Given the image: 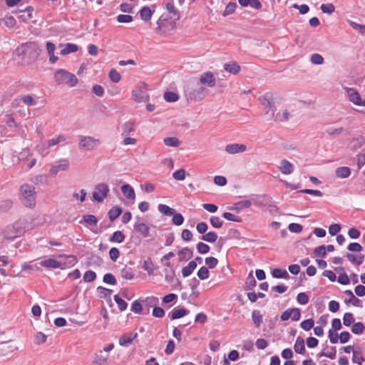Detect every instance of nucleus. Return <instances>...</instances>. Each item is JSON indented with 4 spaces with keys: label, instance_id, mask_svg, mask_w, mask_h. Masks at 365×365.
<instances>
[{
    "label": "nucleus",
    "instance_id": "obj_1",
    "mask_svg": "<svg viewBox=\"0 0 365 365\" xmlns=\"http://www.w3.org/2000/svg\"><path fill=\"white\" fill-rule=\"evenodd\" d=\"M38 54V46L33 41L21 43L14 51V55L19 57L22 62L26 64L34 61Z\"/></svg>",
    "mask_w": 365,
    "mask_h": 365
},
{
    "label": "nucleus",
    "instance_id": "obj_2",
    "mask_svg": "<svg viewBox=\"0 0 365 365\" xmlns=\"http://www.w3.org/2000/svg\"><path fill=\"white\" fill-rule=\"evenodd\" d=\"M31 218H23L8 226L4 230V237L9 240H14L21 236L27 230L33 229Z\"/></svg>",
    "mask_w": 365,
    "mask_h": 365
},
{
    "label": "nucleus",
    "instance_id": "obj_3",
    "mask_svg": "<svg viewBox=\"0 0 365 365\" xmlns=\"http://www.w3.org/2000/svg\"><path fill=\"white\" fill-rule=\"evenodd\" d=\"M208 93L207 88L197 81H190L185 87V97L187 100L195 102L205 98Z\"/></svg>",
    "mask_w": 365,
    "mask_h": 365
},
{
    "label": "nucleus",
    "instance_id": "obj_4",
    "mask_svg": "<svg viewBox=\"0 0 365 365\" xmlns=\"http://www.w3.org/2000/svg\"><path fill=\"white\" fill-rule=\"evenodd\" d=\"M54 80L58 85H67L70 87L75 86L78 82L74 74L64 69H58L54 73Z\"/></svg>",
    "mask_w": 365,
    "mask_h": 365
},
{
    "label": "nucleus",
    "instance_id": "obj_5",
    "mask_svg": "<svg viewBox=\"0 0 365 365\" xmlns=\"http://www.w3.org/2000/svg\"><path fill=\"white\" fill-rule=\"evenodd\" d=\"M21 194L23 198V203L29 207L36 205V192L33 185L24 184L20 187Z\"/></svg>",
    "mask_w": 365,
    "mask_h": 365
},
{
    "label": "nucleus",
    "instance_id": "obj_6",
    "mask_svg": "<svg viewBox=\"0 0 365 365\" xmlns=\"http://www.w3.org/2000/svg\"><path fill=\"white\" fill-rule=\"evenodd\" d=\"M114 349L113 343L104 346L103 349L98 350L93 354V363L96 365H104L110 359V351Z\"/></svg>",
    "mask_w": 365,
    "mask_h": 365
},
{
    "label": "nucleus",
    "instance_id": "obj_7",
    "mask_svg": "<svg viewBox=\"0 0 365 365\" xmlns=\"http://www.w3.org/2000/svg\"><path fill=\"white\" fill-rule=\"evenodd\" d=\"M78 148L86 151L94 150L101 143L99 139L89 135H78Z\"/></svg>",
    "mask_w": 365,
    "mask_h": 365
},
{
    "label": "nucleus",
    "instance_id": "obj_8",
    "mask_svg": "<svg viewBox=\"0 0 365 365\" xmlns=\"http://www.w3.org/2000/svg\"><path fill=\"white\" fill-rule=\"evenodd\" d=\"M70 166V161L67 158H61L55 161L51 166L49 174L51 177L57 176L59 171H66Z\"/></svg>",
    "mask_w": 365,
    "mask_h": 365
},
{
    "label": "nucleus",
    "instance_id": "obj_9",
    "mask_svg": "<svg viewBox=\"0 0 365 365\" xmlns=\"http://www.w3.org/2000/svg\"><path fill=\"white\" fill-rule=\"evenodd\" d=\"M109 192V187L105 183H99L94 187L93 198L98 202H101L107 197Z\"/></svg>",
    "mask_w": 365,
    "mask_h": 365
},
{
    "label": "nucleus",
    "instance_id": "obj_10",
    "mask_svg": "<svg viewBox=\"0 0 365 365\" xmlns=\"http://www.w3.org/2000/svg\"><path fill=\"white\" fill-rule=\"evenodd\" d=\"M145 84L136 88L132 91V98L136 103L146 102L149 100V95L145 90Z\"/></svg>",
    "mask_w": 365,
    "mask_h": 365
},
{
    "label": "nucleus",
    "instance_id": "obj_11",
    "mask_svg": "<svg viewBox=\"0 0 365 365\" xmlns=\"http://www.w3.org/2000/svg\"><path fill=\"white\" fill-rule=\"evenodd\" d=\"M19 346L12 342H5L0 345V357L11 356L14 352L18 351Z\"/></svg>",
    "mask_w": 365,
    "mask_h": 365
},
{
    "label": "nucleus",
    "instance_id": "obj_12",
    "mask_svg": "<svg viewBox=\"0 0 365 365\" xmlns=\"http://www.w3.org/2000/svg\"><path fill=\"white\" fill-rule=\"evenodd\" d=\"M56 257L61 259V260L58 261L60 264H61V267H59L61 269L73 267L78 262L76 257L74 255L59 254Z\"/></svg>",
    "mask_w": 365,
    "mask_h": 365
},
{
    "label": "nucleus",
    "instance_id": "obj_13",
    "mask_svg": "<svg viewBox=\"0 0 365 365\" xmlns=\"http://www.w3.org/2000/svg\"><path fill=\"white\" fill-rule=\"evenodd\" d=\"M197 81L201 85L207 86L210 88L214 87L216 84L215 77L211 71L202 73Z\"/></svg>",
    "mask_w": 365,
    "mask_h": 365
},
{
    "label": "nucleus",
    "instance_id": "obj_14",
    "mask_svg": "<svg viewBox=\"0 0 365 365\" xmlns=\"http://www.w3.org/2000/svg\"><path fill=\"white\" fill-rule=\"evenodd\" d=\"M348 100L355 106H361V96L359 92L353 88L344 87Z\"/></svg>",
    "mask_w": 365,
    "mask_h": 365
},
{
    "label": "nucleus",
    "instance_id": "obj_15",
    "mask_svg": "<svg viewBox=\"0 0 365 365\" xmlns=\"http://www.w3.org/2000/svg\"><path fill=\"white\" fill-rule=\"evenodd\" d=\"M300 317L301 313L299 309L292 308L284 311L280 316V319L282 321H287L291 318L293 321H298Z\"/></svg>",
    "mask_w": 365,
    "mask_h": 365
},
{
    "label": "nucleus",
    "instance_id": "obj_16",
    "mask_svg": "<svg viewBox=\"0 0 365 365\" xmlns=\"http://www.w3.org/2000/svg\"><path fill=\"white\" fill-rule=\"evenodd\" d=\"M252 204L257 205V200L254 198L240 200L233 205L232 210L240 212L242 210L250 207Z\"/></svg>",
    "mask_w": 365,
    "mask_h": 365
},
{
    "label": "nucleus",
    "instance_id": "obj_17",
    "mask_svg": "<svg viewBox=\"0 0 365 365\" xmlns=\"http://www.w3.org/2000/svg\"><path fill=\"white\" fill-rule=\"evenodd\" d=\"M280 172L284 175H290L294 172V166L289 160L282 159L278 166Z\"/></svg>",
    "mask_w": 365,
    "mask_h": 365
},
{
    "label": "nucleus",
    "instance_id": "obj_18",
    "mask_svg": "<svg viewBox=\"0 0 365 365\" xmlns=\"http://www.w3.org/2000/svg\"><path fill=\"white\" fill-rule=\"evenodd\" d=\"M291 113L287 109L284 108L279 110L276 114L274 113V117H272L271 118H273L276 122L283 123L287 121L291 118Z\"/></svg>",
    "mask_w": 365,
    "mask_h": 365
},
{
    "label": "nucleus",
    "instance_id": "obj_19",
    "mask_svg": "<svg viewBox=\"0 0 365 365\" xmlns=\"http://www.w3.org/2000/svg\"><path fill=\"white\" fill-rule=\"evenodd\" d=\"M247 147L244 144L233 143L229 144L225 147V151L230 154H236L239 153L245 152Z\"/></svg>",
    "mask_w": 365,
    "mask_h": 365
},
{
    "label": "nucleus",
    "instance_id": "obj_20",
    "mask_svg": "<svg viewBox=\"0 0 365 365\" xmlns=\"http://www.w3.org/2000/svg\"><path fill=\"white\" fill-rule=\"evenodd\" d=\"M59 46L62 48L60 51V54L62 56L75 53L78 50V46L76 44L72 43H61Z\"/></svg>",
    "mask_w": 365,
    "mask_h": 365
},
{
    "label": "nucleus",
    "instance_id": "obj_21",
    "mask_svg": "<svg viewBox=\"0 0 365 365\" xmlns=\"http://www.w3.org/2000/svg\"><path fill=\"white\" fill-rule=\"evenodd\" d=\"M262 104L266 108H268V110L266 113V115L267 118L269 120L272 117H274V113L276 111L275 106H272L270 101H269L267 96H264L261 100Z\"/></svg>",
    "mask_w": 365,
    "mask_h": 365
},
{
    "label": "nucleus",
    "instance_id": "obj_22",
    "mask_svg": "<svg viewBox=\"0 0 365 365\" xmlns=\"http://www.w3.org/2000/svg\"><path fill=\"white\" fill-rule=\"evenodd\" d=\"M134 230L140 233L142 237H148L150 236V227L144 222H136L134 225Z\"/></svg>",
    "mask_w": 365,
    "mask_h": 365
},
{
    "label": "nucleus",
    "instance_id": "obj_23",
    "mask_svg": "<svg viewBox=\"0 0 365 365\" xmlns=\"http://www.w3.org/2000/svg\"><path fill=\"white\" fill-rule=\"evenodd\" d=\"M137 125L133 120H128L122 125V134L128 136L130 133L135 132Z\"/></svg>",
    "mask_w": 365,
    "mask_h": 365
},
{
    "label": "nucleus",
    "instance_id": "obj_24",
    "mask_svg": "<svg viewBox=\"0 0 365 365\" xmlns=\"http://www.w3.org/2000/svg\"><path fill=\"white\" fill-rule=\"evenodd\" d=\"M40 265L46 268L57 269L61 267L58 260L53 258H47L40 262Z\"/></svg>",
    "mask_w": 365,
    "mask_h": 365
},
{
    "label": "nucleus",
    "instance_id": "obj_25",
    "mask_svg": "<svg viewBox=\"0 0 365 365\" xmlns=\"http://www.w3.org/2000/svg\"><path fill=\"white\" fill-rule=\"evenodd\" d=\"M46 50H47V52H48V54L49 56V61L51 63H55L58 59V58L56 56H55V54H54V52L56 50L55 44L51 41H47L46 42Z\"/></svg>",
    "mask_w": 365,
    "mask_h": 365
},
{
    "label": "nucleus",
    "instance_id": "obj_26",
    "mask_svg": "<svg viewBox=\"0 0 365 365\" xmlns=\"http://www.w3.org/2000/svg\"><path fill=\"white\" fill-rule=\"evenodd\" d=\"M224 69L231 74L236 75L240 71V66L236 61H231L224 65Z\"/></svg>",
    "mask_w": 365,
    "mask_h": 365
},
{
    "label": "nucleus",
    "instance_id": "obj_27",
    "mask_svg": "<svg viewBox=\"0 0 365 365\" xmlns=\"http://www.w3.org/2000/svg\"><path fill=\"white\" fill-rule=\"evenodd\" d=\"M120 190L123 194L128 199L134 200L135 198V192L134 189L128 184H125L121 186Z\"/></svg>",
    "mask_w": 365,
    "mask_h": 365
},
{
    "label": "nucleus",
    "instance_id": "obj_28",
    "mask_svg": "<svg viewBox=\"0 0 365 365\" xmlns=\"http://www.w3.org/2000/svg\"><path fill=\"white\" fill-rule=\"evenodd\" d=\"M34 9L31 6H28L23 11H21V14L18 16L19 21L22 22H28L32 18V11Z\"/></svg>",
    "mask_w": 365,
    "mask_h": 365
},
{
    "label": "nucleus",
    "instance_id": "obj_29",
    "mask_svg": "<svg viewBox=\"0 0 365 365\" xmlns=\"http://www.w3.org/2000/svg\"><path fill=\"white\" fill-rule=\"evenodd\" d=\"M192 257V251L188 248L185 247L178 252V258L179 261H187L190 259Z\"/></svg>",
    "mask_w": 365,
    "mask_h": 365
},
{
    "label": "nucleus",
    "instance_id": "obj_30",
    "mask_svg": "<svg viewBox=\"0 0 365 365\" xmlns=\"http://www.w3.org/2000/svg\"><path fill=\"white\" fill-rule=\"evenodd\" d=\"M335 174L336 177L339 178H347L351 175V170L349 168L346 166L339 167L336 169Z\"/></svg>",
    "mask_w": 365,
    "mask_h": 365
},
{
    "label": "nucleus",
    "instance_id": "obj_31",
    "mask_svg": "<svg viewBox=\"0 0 365 365\" xmlns=\"http://www.w3.org/2000/svg\"><path fill=\"white\" fill-rule=\"evenodd\" d=\"M197 267L195 261H190L188 264L182 269V274L184 277H189Z\"/></svg>",
    "mask_w": 365,
    "mask_h": 365
},
{
    "label": "nucleus",
    "instance_id": "obj_32",
    "mask_svg": "<svg viewBox=\"0 0 365 365\" xmlns=\"http://www.w3.org/2000/svg\"><path fill=\"white\" fill-rule=\"evenodd\" d=\"M294 349L295 352L300 354H304L305 353L304 341L302 337L299 336L297 338L294 345Z\"/></svg>",
    "mask_w": 365,
    "mask_h": 365
},
{
    "label": "nucleus",
    "instance_id": "obj_33",
    "mask_svg": "<svg viewBox=\"0 0 365 365\" xmlns=\"http://www.w3.org/2000/svg\"><path fill=\"white\" fill-rule=\"evenodd\" d=\"M346 257H347L349 261L357 265L361 264L364 259V256L361 254L355 255L351 253H347Z\"/></svg>",
    "mask_w": 365,
    "mask_h": 365
},
{
    "label": "nucleus",
    "instance_id": "obj_34",
    "mask_svg": "<svg viewBox=\"0 0 365 365\" xmlns=\"http://www.w3.org/2000/svg\"><path fill=\"white\" fill-rule=\"evenodd\" d=\"M137 336V334H135V336H132V334H125L122 336L119 339V344L122 346H128L130 344H132L134 338Z\"/></svg>",
    "mask_w": 365,
    "mask_h": 365
},
{
    "label": "nucleus",
    "instance_id": "obj_35",
    "mask_svg": "<svg viewBox=\"0 0 365 365\" xmlns=\"http://www.w3.org/2000/svg\"><path fill=\"white\" fill-rule=\"evenodd\" d=\"M189 313V311L184 308H175L171 312V319H177L181 318Z\"/></svg>",
    "mask_w": 365,
    "mask_h": 365
},
{
    "label": "nucleus",
    "instance_id": "obj_36",
    "mask_svg": "<svg viewBox=\"0 0 365 365\" xmlns=\"http://www.w3.org/2000/svg\"><path fill=\"white\" fill-rule=\"evenodd\" d=\"M163 143L166 146L178 148L180 145V140L176 137H168L163 139Z\"/></svg>",
    "mask_w": 365,
    "mask_h": 365
},
{
    "label": "nucleus",
    "instance_id": "obj_37",
    "mask_svg": "<svg viewBox=\"0 0 365 365\" xmlns=\"http://www.w3.org/2000/svg\"><path fill=\"white\" fill-rule=\"evenodd\" d=\"M123 210L121 207L115 206L112 207L108 212V217L111 222L114 221L120 215Z\"/></svg>",
    "mask_w": 365,
    "mask_h": 365
},
{
    "label": "nucleus",
    "instance_id": "obj_38",
    "mask_svg": "<svg viewBox=\"0 0 365 365\" xmlns=\"http://www.w3.org/2000/svg\"><path fill=\"white\" fill-rule=\"evenodd\" d=\"M252 318L256 327H259L263 322L262 315L259 310H254L252 313Z\"/></svg>",
    "mask_w": 365,
    "mask_h": 365
},
{
    "label": "nucleus",
    "instance_id": "obj_39",
    "mask_svg": "<svg viewBox=\"0 0 365 365\" xmlns=\"http://www.w3.org/2000/svg\"><path fill=\"white\" fill-rule=\"evenodd\" d=\"M140 15L143 21H148L151 19L152 11L149 7L144 6L140 9Z\"/></svg>",
    "mask_w": 365,
    "mask_h": 365
},
{
    "label": "nucleus",
    "instance_id": "obj_40",
    "mask_svg": "<svg viewBox=\"0 0 365 365\" xmlns=\"http://www.w3.org/2000/svg\"><path fill=\"white\" fill-rule=\"evenodd\" d=\"M125 235L121 231H115L110 238L111 242L121 243L125 240Z\"/></svg>",
    "mask_w": 365,
    "mask_h": 365
},
{
    "label": "nucleus",
    "instance_id": "obj_41",
    "mask_svg": "<svg viewBox=\"0 0 365 365\" xmlns=\"http://www.w3.org/2000/svg\"><path fill=\"white\" fill-rule=\"evenodd\" d=\"M19 101L28 106L36 104V101L35 100L34 97L31 95L21 96L19 98Z\"/></svg>",
    "mask_w": 365,
    "mask_h": 365
},
{
    "label": "nucleus",
    "instance_id": "obj_42",
    "mask_svg": "<svg viewBox=\"0 0 365 365\" xmlns=\"http://www.w3.org/2000/svg\"><path fill=\"white\" fill-rule=\"evenodd\" d=\"M272 274L273 277L277 278V279H281V278L287 279L289 277V274L287 272V270L278 269V268L274 269L272 272Z\"/></svg>",
    "mask_w": 365,
    "mask_h": 365
},
{
    "label": "nucleus",
    "instance_id": "obj_43",
    "mask_svg": "<svg viewBox=\"0 0 365 365\" xmlns=\"http://www.w3.org/2000/svg\"><path fill=\"white\" fill-rule=\"evenodd\" d=\"M143 268L148 272L149 275L153 274L155 267L150 258H148L143 262Z\"/></svg>",
    "mask_w": 365,
    "mask_h": 365
},
{
    "label": "nucleus",
    "instance_id": "obj_44",
    "mask_svg": "<svg viewBox=\"0 0 365 365\" xmlns=\"http://www.w3.org/2000/svg\"><path fill=\"white\" fill-rule=\"evenodd\" d=\"M158 208L161 213L167 216H171L175 212V210L173 208L163 204L158 205Z\"/></svg>",
    "mask_w": 365,
    "mask_h": 365
},
{
    "label": "nucleus",
    "instance_id": "obj_45",
    "mask_svg": "<svg viewBox=\"0 0 365 365\" xmlns=\"http://www.w3.org/2000/svg\"><path fill=\"white\" fill-rule=\"evenodd\" d=\"M66 140V137L63 135H59L57 137L53 138L48 141V147H53L58 143H63Z\"/></svg>",
    "mask_w": 365,
    "mask_h": 365
},
{
    "label": "nucleus",
    "instance_id": "obj_46",
    "mask_svg": "<svg viewBox=\"0 0 365 365\" xmlns=\"http://www.w3.org/2000/svg\"><path fill=\"white\" fill-rule=\"evenodd\" d=\"M217 235L215 232H209L202 236V240L210 243L215 242L217 240Z\"/></svg>",
    "mask_w": 365,
    "mask_h": 365
},
{
    "label": "nucleus",
    "instance_id": "obj_47",
    "mask_svg": "<svg viewBox=\"0 0 365 365\" xmlns=\"http://www.w3.org/2000/svg\"><path fill=\"white\" fill-rule=\"evenodd\" d=\"M1 21L8 28H13L16 23V19L12 16H6L4 19H1Z\"/></svg>",
    "mask_w": 365,
    "mask_h": 365
},
{
    "label": "nucleus",
    "instance_id": "obj_48",
    "mask_svg": "<svg viewBox=\"0 0 365 365\" xmlns=\"http://www.w3.org/2000/svg\"><path fill=\"white\" fill-rule=\"evenodd\" d=\"M164 99L167 102H176L179 99L177 93L171 91H167L164 93Z\"/></svg>",
    "mask_w": 365,
    "mask_h": 365
},
{
    "label": "nucleus",
    "instance_id": "obj_49",
    "mask_svg": "<svg viewBox=\"0 0 365 365\" xmlns=\"http://www.w3.org/2000/svg\"><path fill=\"white\" fill-rule=\"evenodd\" d=\"M120 274L123 278L125 279H132L134 277V274L131 268L125 267L121 269Z\"/></svg>",
    "mask_w": 365,
    "mask_h": 365
},
{
    "label": "nucleus",
    "instance_id": "obj_50",
    "mask_svg": "<svg viewBox=\"0 0 365 365\" xmlns=\"http://www.w3.org/2000/svg\"><path fill=\"white\" fill-rule=\"evenodd\" d=\"M320 9L323 13L328 14H331L335 11L334 6L331 3L322 4Z\"/></svg>",
    "mask_w": 365,
    "mask_h": 365
},
{
    "label": "nucleus",
    "instance_id": "obj_51",
    "mask_svg": "<svg viewBox=\"0 0 365 365\" xmlns=\"http://www.w3.org/2000/svg\"><path fill=\"white\" fill-rule=\"evenodd\" d=\"M114 300L116 302V304H118V309L120 311H124L127 309L128 304L126 303V302L125 300L121 299L118 295L114 296Z\"/></svg>",
    "mask_w": 365,
    "mask_h": 365
},
{
    "label": "nucleus",
    "instance_id": "obj_52",
    "mask_svg": "<svg viewBox=\"0 0 365 365\" xmlns=\"http://www.w3.org/2000/svg\"><path fill=\"white\" fill-rule=\"evenodd\" d=\"M211 225L215 228H220L223 225L222 220L217 216H212L210 218Z\"/></svg>",
    "mask_w": 365,
    "mask_h": 365
},
{
    "label": "nucleus",
    "instance_id": "obj_53",
    "mask_svg": "<svg viewBox=\"0 0 365 365\" xmlns=\"http://www.w3.org/2000/svg\"><path fill=\"white\" fill-rule=\"evenodd\" d=\"M83 220L90 225H96L98 223L97 218L93 215H85L83 217Z\"/></svg>",
    "mask_w": 365,
    "mask_h": 365
},
{
    "label": "nucleus",
    "instance_id": "obj_54",
    "mask_svg": "<svg viewBox=\"0 0 365 365\" xmlns=\"http://www.w3.org/2000/svg\"><path fill=\"white\" fill-rule=\"evenodd\" d=\"M310 61L313 64L322 65L324 63V58L319 53H314L310 57Z\"/></svg>",
    "mask_w": 365,
    "mask_h": 365
},
{
    "label": "nucleus",
    "instance_id": "obj_55",
    "mask_svg": "<svg viewBox=\"0 0 365 365\" xmlns=\"http://www.w3.org/2000/svg\"><path fill=\"white\" fill-rule=\"evenodd\" d=\"M173 177L176 180H184L186 177V173L184 169H179L173 173Z\"/></svg>",
    "mask_w": 365,
    "mask_h": 365
},
{
    "label": "nucleus",
    "instance_id": "obj_56",
    "mask_svg": "<svg viewBox=\"0 0 365 365\" xmlns=\"http://www.w3.org/2000/svg\"><path fill=\"white\" fill-rule=\"evenodd\" d=\"M314 321L312 319L304 320L301 323V327L305 331L310 330L314 327Z\"/></svg>",
    "mask_w": 365,
    "mask_h": 365
},
{
    "label": "nucleus",
    "instance_id": "obj_57",
    "mask_svg": "<svg viewBox=\"0 0 365 365\" xmlns=\"http://www.w3.org/2000/svg\"><path fill=\"white\" fill-rule=\"evenodd\" d=\"M197 277L201 280L207 279L209 277V271L207 267H202L197 272Z\"/></svg>",
    "mask_w": 365,
    "mask_h": 365
},
{
    "label": "nucleus",
    "instance_id": "obj_58",
    "mask_svg": "<svg viewBox=\"0 0 365 365\" xmlns=\"http://www.w3.org/2000/svg\"><path fill=\"white\" fill-rule=\"evenodd\" d=\"M245 284L247 289H252L255 287L256 280L251 273L247 277Z\"/></svg>",
    "mask_w": 365,
    "mask_h": 365
},
{
    "label": "nucleus",
    "instance_id": "obj_59",
    "mask_svg": "<svg viewBox=\"0 0 365 365\" xmlns=\"http://www.w3.org/2000/svg\"><path fill=\"white\" fill-rule=\"evenodd\" d=\"M222 217L232 222H240L242 221V219L239 216L235 215L230 212H224Z\"/></svg>",
    "mask_w": 365,
    "mask_h": 365
},
{
    "label": "nucleus",
    "instance_id": "obj_60",
    "mask_svg": "<svg viewBox=\"0 0 365 365\" xmlns=\"http://www.w3.org/2000/svg\"><path fill=\"white\" fill-rule=\"evenodd\" d=\"M96 278V274L93 271L88 270L83 274V280L86 282H93Z\"/></svg>",
    "mask_w": 365,
    "mask_h": 365
},
{
    "label": "nucleus",
    "instance_id": "obj_61",
    "mask_svg": "<svg viewBox=\"0 0 365 365\" xmlns=\"http://www.w3.org/2000/svg\"><path fill=\"white\" fill-rule=\"evenodd\" d=\"M86 191L82 189L79 192H73V197L75 200H79L80 202H83L86 200Z\"/></svg>",
    "mask_w": 365,
    "mask_h": 365
},
{
    "label": "nucleus",
    "instance_id": "obj_62",
    "mask_svg": "<svg viewBox=\"0 0 365 365\" xmlns=\"http://www.w3.org/2000/svg\"><path fill=\"white\" fill-rule=\"evenodd\" d=\"M205 262L206 265L210 269L215 268L218 263L217 259L215 257H206Z\"/></svg>",
    "mask_w": 365,
    "mask_h": 365
},
{
    "label": "nucleus",
    "instance_id": "obj_63",
    "mask_svg": "<svg viewBox=\"0 0 365 365\" xmlns=\"http://www.w3.org/2000/svg\"><path fill=\"white\" fill-rule=\"evenodd\" d=\"M354 322V318L351 313H345L343 318L344 325L349 327Z\"/></svg>",
    "mask_w": 365,
    "mask_h": 365
},
{
    "label": "nucleus",
    "instance_id": "obj_64",
    "mask_svg": "<svg viewBox=\"0 0 365 365\" xmlns=\"http://www.w3.org/2000/svg\"><path fill=\"white\" fill-rule=\"evenodd\" d=\"M108 76L110 80L114 83H118L120 80V75L115 69H111Z\"/></svg>",
    "mask_w": 365,
    "mask_h": 365
}]
</instances>
